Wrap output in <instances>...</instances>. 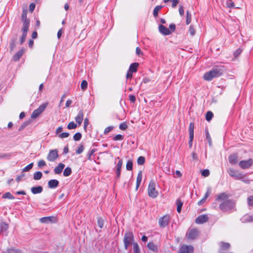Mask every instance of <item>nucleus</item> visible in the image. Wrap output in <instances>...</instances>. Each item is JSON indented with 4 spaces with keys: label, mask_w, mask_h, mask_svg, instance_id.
<instances>
[{
    "label": "nucleus",
    "mask_w": 253,
    "mask_h": 253,
    "mask_svg": "<svg viewBox=\"0 0 253 253\" xmlns=\"http://www.w3.org/2000/svg\"><path fill=\"white\" fill-rule=\"evenodd\" d=\"M228 195L225 193H221L219 195L216 199L217 200L224 201L219 206V208L222 211H228L233 209L235 203L233 201L227 200Z\"/></svg>",
    "instance_id": "f257e3e1"
},
{
    "label": "nucleus",
    "mask_w": 253,
    "mask_h": 253,
    "mask_svg": "<svg viewBox=\"0 0 253 253\" xmlns=\"http://www.w3.org/2000/svg\"><path fill=\"white\" fill-rule=\"evenodd\" d=\"M223 72V70L222 68L214 67L211 71L205 74L204 79L206 81H210L212 80L214 78L221 76Z\"/></svg>",
    "instance_id": "f03ea898"
},
{
    "label": "nucleus",
    "mask_w": 253,
    "mask_h": 253,
    "mask_svg": "<svg viewBox=\"0 0 253 253\" xmlns=\"http://www.w3.org/2000/svg\"><path fill=\"white\" fill-rule=\"evenodd\" d=\"M156 183L153 180H151L148 185V195L152 198H155L158 195V192L156 189Z\"/></svg>",
    "instance_id": "7ed1b4c3"
},
{
    "label": "nucleus",
    "mask_w": 253,
    "mask_h": 253,
    "mask_svg": "<svg viewBox=\"0 0 253 253\" xmlns=\"http://www.w3.org/2000/svg\"><path fill=\"white\" fill-rule=\"evenodd\" d=\"M47 106V103H44L41 105L39 106V107L34 110L32 115H31V118L32 119H35L37 117H38L45 110V109L46 108Z\"/></svg>",
    "instance_id": "20e7f679"
},
{
    "label": "nucleus",
    "mask_w": 253,
    "mask_h": 253,
    "mask_svg": "<svg viewBox=\"0 0 253 253\" xmlns=\"http://www.w3.org/2000/svg\"><path fill=\"white\" fill-rule=\"evenodd\" d=\"M133 240V235L131 232H127L125 234L124 237V244L125 249L126 250L130 246Z\"/></svg>",
    "instance_id": "39448f33"
},
{
    "label": "nucleus",
    "mask_w": 253,
    "mask_h": 253,
    "mask_svg": "<svg viewBox=\"0 0 253 253\" xmlns=\"http://www.w3.org/2000/svg\"><path fill=\"white\" fill-rule=\"evenodd\" d=\"M169 215L167 214L160 218L159 221V225L161 227H165L167 226L170 221Z\"/></svg>",
    "instance_id": "423d86ee"
},
{
    "label": "nucleus",
    "mask_w": 253,
    "mask_h": 253,
    "mask_svg": "<svg viewBox=\"0 0 253 253\" xmlns=\"http://www.w3.org/2000/svg\"><path fill=\"white\" fill-rule=\"evenodd\" d=\"M229 174L232 176L236 178L237 179H241L244 178L245 176L241 173H239L232 169H230L228 170Z\"/></svg>",
    "instance_id": "0eeeda50"
},
{
    "label": "nucleus",
    "mask_w": 253,
    "mask_h": 253,
    "mask_svg": "<svg viewBox=\"0 0 253 253\" xmlns=\"http://www.w3.org/2000/svg\"><path fill=\"white\" fill-rule=\"evenodd\" d=\"M253 163V160L252 159H250L246 161H241L239 163V166L243 169H247L252 165Z\"/></svg>",
    "instance_id": "6e6552de"
},
{
    "label": "nucleus",
    "mask_w": 253,
    "mask_h": 253,
    "mask_svg": "<svg viewBox=\"0 0 253 253\" xmlns=\"http://www.w3.org/2000/svg\"><path fill=\"white\" fill-rule=\"evenodd\" d=\"M193 248L191 246L182 245L179 250V253H192Z\"/></svg>",
    "instance_id": "1a4fd4ad"
},
{
    "label": "nucleus",
    "mask_w": 253,
    "mask_h": 253,
    "mask_svg": "<svg viewBox=\"0 0 253 253\" xmlns=\"http://www.w3.org/2000/svg\"><path fill=\"white\" fill-rule=\"evenodd\" d=\"M198 235V231L197 229H190L187 233V237L190 239H195Z\"/></svg>",
    "instance_id": "9d476101"
},
{
    "label": "nucleus",
    "mask_w": 253,
    "mask_h": 253,
    "mask_svg": "<svg viewBox=\"0 0 253 253\" xmlns=\"http://www.w3.org/2000/svg\"><path fill=\"white\" fill-rule=\"evenodd\" d=\"M57 151L56 150H54L49 152L47 157V159L50 161H53L57 158Z\"/></svg>",
    "instance_id": "9b49d317"
},
{
    "label": "nucleus",
    "mask_w": 253,
    "mask_h": 253,
    "mask_svg": "<svg viewBox=\"0 0 253 253\" xmlns=\"http://www.w3.org/2000/svg\"><path fill=\"white\" fill-rule=\"evenodd\" d=\"M208 217L206 214H203L199 216L195 220V222L197 224H202L208 221Z\"/></svg>",
    "instance_id": "f8f14e48"
},
{
    "label": "nucleus",
    "mask_w": 253,
    "mask_h": 253,
    "mask_svg": "<svg viewBox=\"0 0 253 253\" xmlns=\"http://www.w3.org/2000/svg\"><path fill=\"white\" fill-rule=\"evenodd\" d=\"M117 159L119 160V162L117 165V176L119 178L121 174V168L123 165V161L122 159H120L119 157H118Z\"/></svg>",
    "instance_id": "ddd939ff"
},
{
    "label": "nucleus",
    "mask_w": 253,
    "mask_h": 253,
    "mask_svg": "<svg viewBox=\"0 0 253 253\" xmlns=\"http://www.w3.org/2000/svg\"><path fill=\"white\" fill-rule=\"evenodd\" d=\"M194 124L191 123L189 125V139H191V141H193L194 138Z\"/></svg>",
    "instance_id": "4468645a"
},
{
    "label": "nucleus",
    "mask_w": 253,
    "mask_h": 253,
    "mask_svg": "<svg viewBox=\"0 0 253 253\" xmlns=\"http://www.w3.org/2000/svg\"><path fill=\"white\" fill-rule=\"evenodd\" d=\"M159 30L161 33L165 35H169L171 34V32H170L169 29L162 25H160Z\"/></svg>",
    "instance_id": "2eb2a0df"
},
{
    "label": "nucleus",
    "mask_w": 253,
    "mask_h": 253,
    "mask_svg": "<svg viewBox=\"0 0 253 253\" xmlns=\"http://www.w3.org/2000/svg\"><path fill=\"white\" fill-rule=\"evenodd\" d=\"M84 118V114L82 111H80L77 116L75 118V120L77 123L80 126L82 123Z\"/></svg>",
    "instance_id": "dca6fc26"
},
{
    "label": "nucleus",
    "mask_w": 253,
    "mask_h": 253,
    "mask_svg": "<svg viewBox=\"0 0 253 253\" xmlns=\"http://www.w3.org/2000/svg\"><path fill=\"white\" fill-rule=\"evenodd\" d=\"M229 161L231 164H236L238 161V157L235 154L231 155L229 157Z\"/></svg>",
    "instance_id": "f3484780"
},
{
    "label": "nucleus",
    "mask_w": 253,
    "mask_h": 253,
    "mask_svg": "<svg viewBox=\"0 0 253 253\" xmlns=\"http://www.w3.org/2000/svg\"><path fill=\"white\" fill-rule=\"evenodd\" d=\"M58 184V181L56 179L50 180L48 182V187L50 188H54L56 187Z\"/></svg>",
    "instance_id": "a211bd4d"
},
{
    "label": "nucleus",
    "mask_w": 253,
    "mask_h": 253,
    "mask_svg": "<svg viewBox=\"0 0 253 253\" xmlns=\"http://www.w3.org/2000/svg\"><path fill=\"white\" fill-rule=\"evenodd\" d=\"M54 220V218L50 216L48 217H44L40 218V220L42 223H49L53 222V220Z\"/></svg>",
    "instance_id": "6ab92c4d"
},
{
    "label": "nucleus",
    "mask_w": 253,
    "mask_h": 253,
    "mask_svg": "<svg viewBox=\"0 0 253 253\" xmlns=\"http://www.w3.org/2000/svg\"><path fill=\"white\" fill-rule=\"evenodd\" d=\"M23 27L22 28V33H27L28 29H29V26L30 21H25L24 22H23Z\"/></svg>",
    "instance_id": "aec40b11"
},
{
    "label": "nucleus",
    "mask_w": 253,
    "mask_h": 253,
    "mask_svg": "<svg viewBox=\"0 0 253 253\" xmlns=\"http://www.w3.org/2000/svg\"><path fill=\"white\" fill-rule=\"evenodd\" d=\"M142 179V173L141 171H139L138 173L136 179V190L140 186V183L141 182Z\"/></svg>",
    "instance_id": "412c9836"
},
{
    "label": "nucleus",
    "mask_w": 253,
    "mask_h": 253,
    "mask_svg": "<svg viewBox=\"0 0 253 253\" xmlns=\"http://www.w3.org/2000/svg\"><path fill=\"white\" fill-rule=\"evenodd\" d=\"M42 191V188L41 186L33 187L31 188V191L34 194L40 193Z\"/></svg>",
    "instance_id": "4be33fe9"
},
{
    "label": "nucleus",
    "mask_w": 253,
    "mask_h": 253,
    "mask_svg": "<svg viewBox=\"0 0 253 253\" xmlns=\"http://www.w3.org/2000/svg\"><path fill=\"white\" fill-rule=\"evenodd\" d=\"M24 52L23 49L19 50L14 55L13 60L17 61L18 60L22 55Z\"/></svg>",
    "instance_id": "5701e85b"
},
{
    "label": "nucleus",
    "mask_w": 253,
    "mask_h": 253,
    "mask_svg": "<svg viewBox=\"0 0 253 253\" xmlns=\"http://www.w3.org/2000/svg\"><path fill=\"white\" fill-rule=\"evenodd\" d=\"M138 66L139 64L137 63H132L130 65L128 70L132 73H135L137 71Z\"/></svg>",
    "instance_id": "b1692460"
},
{
    "label": "nucleus",
    "mask_w": 253,
    "mask_h": 253,
    "mask_svg": "<svg viewBox=\"0 0 253 253\" xmlns=\"http://www.w3.org/2000/svg\"><path fill=\"white\" fill-rule=\"evenodd\" d=\"M56 136L61 139L63 138V128L61 126L59 127L56 131Z\"/></svg>",
    "instance_id": "393cba45"
},
{
    "label": "nucleus",
    "mask_w": 253,
    "mask_h": 253,
    "mask_svg": "<svg viewBox=\"0 0 253 253\" xmlns=\"http://www.w3.org/2000/svg\"><path fill=\"white\" fill-rule=\"evenodd\" d=\"M63 169V164L60 163L57 167L54 169V172L56 174L60 173Z\"/></svg>",
    "instance_id": "a878e982"
},
{
    "label": "nucleus",
    "mask_w": 253,
    "mask_h": 253,
    "mask_svg": "<svg viewBox=\"0 0 253 253\" xmlns=\"http://www.w3.org/2000/svg\"><path fill=\"white\" fill-rule=\"evenodd\" d=\"M147 247L149 248V249L154 252H156L158 250L157 246L152 242H149L147 244Z\"/></svg>",
    "instance_id": "bb28decb"
},
{
    "label": "nucleus",
    "mask_w": 253,
    "mask_h": 253,
    "mask_svg": "<svg viewBox=\"0 0 253 253\" xmlns=\"http://www.w3.org/2000/svg\"><path fill=\"white\" fill-rule=\"evenodd\" d=\"M27 9H24L23 10L22 14V20L23 22H24L25 21H29L27 18Z\"/></svg>",
    "instance_id": "cd10ccee"
},
{
    "label": "nucleus",
    "mask_w": 253,
    "mask_h": 253,
    "mask_svg": "<svg viewBox=\"0 0 253 253\" xmlns=\"http://www.w3.org/2000/svg\"><path fill=\"white\" fill-rule=\"evenodd\" d=\"M176 203H177V211L178 212L180 213L181 212L183 203L179 200H177Z\"/></svg>",
    "instance_id": "c85d7f7f"
},
{
    "label": "nucleus",
    "mask_w": 253,
    "mask_h": 253,
    "mask_svg": "<svg viewBox=\"0 0 253 253\" xmlns=\"http://www.w3.org/2000/svg\"><path fill=\"white\" fill-rule=\"evenodd\" d=\"M42 176V173L40 171H38L34 174V179L35 180H39Z\"/></svg>",
    "instance_id": "c756f323"
},
{
    "label": "nucleus",
    "mask_w": 253,
    "mask_h": 253,
    "mask_svg": "<svg viewBox=\"0 0 253 253\" xmlns=\"http://www.w3.org/2000/svg\"><path fill=\"white\" fill-rule=\"evenodd\" d=\"M0 232L5 231L8 229V225L5 223H2L0 225Z\"/></svg>",
    "instance_id": "7c9ffc66"
},
{
    "label": "nucleus",
    "mask_w": 253,
    "mask_h": 253,
    "mask_svg": "<svg viewBox=\"0 0 253 253\" xmlns=\"http://www.w3.org/2000/svg\"><path fill=\"white\" fill-rule=\"evenodd\" d=\"M220 247H221V249L222 250H225L226 249H228L229 248L230 245L228 243L222 242L220 243Z\"/></svg>",
    "instance_id": "2f4dec72"
},
{
    "label": "nucleus",
    "mask_w": 253,
    "mask_h": 253,
    "mask_svg": "<svg viewBox=\"0 0 253 253\" xmlns=\"http://www.w3.org/2000/svg\"><path fill=\"white\" fill-rule=\"evenodd\" d=\"M87 84H88L87 82L85 80H83L81 84V88L83 90H85L87 87Z\"/></svg>",
    "instance_id": "473e14b6"
},
{
    "label": "nucleus",
    "mask_w": 253,
    "mask_h": 253,
    "mask_svg": "<svg viewBox=\"0 0 253 253\" xmlns=\"http://www.w3.org/2000/svg\"><path fill=\"white\" fill-rule=\"evenodd\" d=\"M170 1L172 2V7H175L176 6V5L179 3V0H164L165 2H168Z\"/></svg>",
    "instance_id": "72a5a7b5"
},
{
    "label": "nucleus",
    "mask_w": 253,
    "mask_h": 253,
    "mask_svg": "<svg viewBox=\"0 0 253 253\" xmlns=\"http://www.w3.org/2000/svg\"><path fill=\"white\" fill-rule=\"evenodd\" d=\"M132 162L130 160H129L126 164V168L128 170H131L132 169Z\"/></svg>",
    "instance_id": "f704fd0d"
},
{
    "label": "nucleus",
    "mask_w": 253,
    "mask_h": 253,
    "mask_svg": "<svg viewBox=\"0 0 253 253\" xmlns=\"http://www.w3.org/2000/svg\"><path fill=\"white\" fill-rule=\"evenodd\" d=\"M133 250L134 253H140L138 244L136 243H135L133 244Z\"/></svg>",
    "instance_id": "c9c22d12"
},
{
    "label": "nucleus",
    "mask_w": 253,
    "mask_h": 253,
    "mask_svg": "<svg viewBox=\"0 0 253 253\" xmlns=\"http://www.w3.org/2000/svg\"><path fill=\"white\" fill-rule=\"evenodd\" d=\"M213 117V113L211 111H208L206 114V120L210 121L211 120Z\"/></svg>",
    "instance_id": "e433bc0d"
},
{
    "label": "nucleus",
    "mask_w": 253,
    "mask_h": 253,
    "mask_svg": "<svg viewBox=\"0 0 253 253\" xmlns=\"http://www.w3.org/2000/svg\"><path fill=\"white\" fill-rule=\"evenodd\" d=\"M33 163H32L31 164H30L29 165H28V166H27L26 167H25L23 169V171L24 172H26V171H29L31 169H32V168H33Z\"/></svg>",
    "instance_id": "4c0bfd02"
},
{
    "label": "nucleus",
    "mask_w": 253,
    "mask_h": 253,
    "mask_svg": "<svg viewBox=\"0 0 253 253\" xmlns=\"http://www.w3.org/2000/svg\"><path fill=\"white\" fill-rule=\"evenodd\" d=\"M3 198L4 199H13L14 198V197L9 193L7 192L5 193L3 196Z\"/></svg>",
    "instance_id": "58836bf2"
},
{
    "label": "nucleus",
    "mask_w": 253,
    "mask_h": 253,
    "mask_svg": "<svg viewBox=\"0 0 253 253\" xmlns=\"http://www.w3.org/2000/svg\"><path fill=\"white\" fill-rule=\"evenodd\" d=\"M145 162V158L142 156L139 157L137 159V163L138 165H143Z\"/></svg>",
    "instance_id": "ea45409f"
},
{
    "label": "nucleus",
    "mask_w": 253,
    "mask_h": 253,
    "mask_svg": "<svg viewBox=\"0 0 253 253\" xmlns=\"http://www.w3.org/2000/svg\"><path fill=\"white\" fill-rule=\"evenodd\" d=\"M72 172L71 169L67 167L65 169H64V176H69L71 174Z\"/></svg>",
    "instance_id": "a19ab883"
},
{
    "label": "nucleus",
    "mask_w": 253,
    "mask_h": 253,
    "mask_svg": "<svg viewBox=\"0 0 253 253\" xmlns=\"http://www.w3.org/2000/svg\"><path fill=\"white\" fill-rule=\"evenodd\" d=\"M84 150V146L82 145H81L80 146H79L78 147L77 149L76 150V153L78 154H80L83 152Z\"/></svg>",
    "instance_id": "79ce46f5"
},
{
    "label": "nucleus",
    "mask_w": 253,
    "mask_h": 253,
    "mask_svg": "<svg viewBox=\"0 0 253 253\" xmlns=\"http://www.w3.org/2000/svg\"><path fill=\"white\" fill-rule=\"evenodd\" d=\"M161 6H157L155 8L154 11H153V14L155 17L157 16L158 12L161 9Z\"/></svg>",
    "instance_id": "37998d69"
},
{
    "label": "nucleus",
    "mask_w": 253,
    "mask_h": 253,
    "mask_svg": "<svg viewBox=\"0 0 253 253\" xmlns=\"http://www.w3.org/2000/svg\"><path fill=\"white\" fill-rule=\"evenodd\" d=\"M77 125L75 124L73 122H70L68 125V128L69 129H74L76 128Z\"/></svg>",
    "instance_id": "c03bdc74"
},
{
    "label": "nucleus",
    "mask_w": 253,
    "mask_h": 253,
    "mask_svg": "<svg viewBox=\"0 0 253 253\" xmlns=\"http://www.w3.org/2000/svg\"><path fill=\"white\" fill-rule=\"evenodd\" d=\"M81 137H82L81 133L78 132V133H76V134H75V135L74 136V139L75 141H78L81 138Z\"/></svg>",
    "instance_id": "a18cd8bd"
},
{
    "label": "nucleus",
    "mask_w": 253,
    "mask_h": 253,
    "mask_svg": "<svg viewBox=\"0 0 253 253\" xmlns=\"http://www.w3.org/2000/svg\"><path fill=\"white\" fill-rule=\"evenodd\" d=\"M191 21V15L189 14V12L187 11V16H186V21L187 25H188L189 24H190Z\"/></svg>",
    "instance_id": "49530a36"
},
{
    "label": "nucleus",
    "mask_w": 253,
    "mask_h": 253,
    "mask_svg": "<svg viewBox=\"0 0 253 253\" xmlns=\"http://www.w3.org/2000/svg\"><path fill=\"white\" fill-rule=\"evenodd\" d=\"M124 139V137L123 135H122L121 134H118L117 135H116L113 139L115 141H117V140H122Z\"/></svg>",
    "instance_id": "de8ad7c7"
},
{
    "label": "nucleus",
    "mask_w": 253,
    "mask_h": 253,
    "mask_svg": "<svg viewBox=\"0 0 253 253\" xmlns=\"http://www.w3.org/2000/svg\"><path fill=\"white\" fill-rule=\"evenodd\" d=\"M210 174V171L208 169H204L202 171V175L203 176L207 177Z\"/></svg>",
    "instance_id": "09e8293b"
},
{
    "label": "nucleus",
    "mask_w": 253,
    "mask_h": 253,
    "mask_svg": "<svg viewBox=\"0 0 253 253\" xmlns=\"http://www.w3.org/2000/svg\"><path fill=\"white\" fill-rule=\"evenodd\" d=\"M227 6L228 7H233L234 6V3L232 0H228L227 1Z\"/></svg>",
    "instance_id": "8fccbe9b"
},
{
    "label": "nucleus",
    "mask_w": 253,
    "mask_h": 253,
    "mask_svg": "<svg viewBox=\"0 0 253 253\" xmlns=\"http://www.w3.org/2000/svg\"><path fill=\"white\" fill-rule=\"evenodd\" d=\"M248 203L249 205L253 206V196H251L248 197Z\"/></svg>",
    "instance_id": "3c124183"
},
{
    "label": "nucleus",
    "mask_w": 253,
    "mask_h": 253,
    "mask_svg": "<svg viewBox=\"0 0 253 253\" xmlns=\"http://www.w3.org/2000/svg\"><path fill=\"white\" fill-rule=\"evenodd\" d=\"M127 127V126L125 123H122L120 125L119 128L122 130H126Z\"/></svg>",
    "instance_id": "603ef678"
},
{
    "label": "nucleus",
    "mask_w": 253,
    "mask_h": 253,
    "mask_svg": "<svg viewBox=\"0 0 253 253\" xmlns=\"http://www.w3.org/2000/svg\"><path fill=\"white\" fill-rule=\"evenodd\" d=\"M46 165V163L44 161L42 160H40L38 162V166L39 167H42Z\"/></svg>",
    "instance_id": "864d4df0"
},
{
    "label": "nucleus",
    "mask_w": 253,
    "mask_h": 253,
    "mask_svg": "<svg viewBox=\"0 0 253 253\" xmlns=\"http://www.w3.org/2000/svg\"><path fill=\"white\" fill-rule=\"evenodd\" d=\"M98 226L102 228L104 225V221L102 219L99 218L98 220Z\"/></svg>",
    "instance_id": "5fc2aeb1"
},
{
    "label": "nucleus",
    "mask_w": 253,
    "mask_h": 253,
    "mask_svg": "<svg viewBox=\"0 0 253 253\" xmlns=\"http://www.w3.org/2000/svg\"><path fill=\"white\" fill-rule=\"evenodd\" d=\"M189 32L191 36H193L195 34V30L192 26H190L189 30Z\"/></svg>",
    "instance_id": "6e6d98bb"
},
{
    "label": "nucleus",
    "mask_w": 253,
    "mask_h": 253,
    "mask_svg": "<svg viewBox=\"0 0 253 253\" xmlns=\"http://www.w3.org/2000/svg\"><path fill=\"white\" fill-rule=\"evenodd\" d=\"M113 126H109V127H106L104 130V134L108 133V132L111 131L113 129Z\"/></svg>",
    "instance_id": "4d7b16f0"
},
{
    "label": "nucleus",
    "mask_w": 253,
    "mask_h": 253,
    "mask_svg": "<svg viewBox=\"0 0 253 253\" xmlns=\"http://www.w3.org/2000/svg\"><path fill=\"white\" fill-rule=\"evenodd\" d=\"M27 36V33H22L21 38V43H22L25 40Z\"/></svg>",
    "instance_id": "13d9d810"
},
{
    "label": "nucleus",
    "mask_w": 253,
    "mask_h": 253,
    "mask_svg": "<svg viewBox=\"0 0 253 253\" xmlns=\"http://www.w3.org/2000/svg\"><path fill=\"white\" fill-rule=\"evenodd\" d=\"M35 8V4L34 3L30 4L29 6V10L32 12Z\"/></svg>",
    "instance_id": "bf43d9fd"
},
{
    "label": "nucleus",
    "mask_w": 253,
    "mask_h": 253,
    "mask_svg": "<svg viewBox=\"0 0 253 253\" xmlns=\"http://www.w3.org/2000/svg\"><path fill=\"white\" fill-rule=\"evenodd\" d=\"M179 12L180 15L182 16L184 14V8L182 6H180L179 8Z\"/></svg>",
    "instance_id": "052dcab7"
},
{
    "label": "nucleus",
    "mask_w": 253,
    "mask_h": 253,
    "mask_svg": "<svg viewBox=\"0 0 253 253\" xmlns=\"http://www.w3.org/2000/svg\"><path fill=\"white\" fill-rule=\"evenodd\" d=\"M136 53L139 56L142 54V52L139 47L136 48Z\"/></svg>",
    "instance_id": "680f3d73"
},
{
    "label": "nucleus",
    "mask_w": 253,
    "mask_h": 253,
    "mask_svg": "<svg viewBox=\"0 0 253 253\" xmlns=\"http://www.w3.org/2000/svg\"><path fill=\"white\" fill-rule=\"evenodd\" d=\"M132 72L128 70L126 74V79H131L132 77Z\"/></svg>",
    "instance_id": "e2e57ef3"
},
{
    "label": "nucleus",
    "mask_w": 253,
    "mask_h": 253,
    "mask_svg": "<svg viewBox=\"0 0 253 253\" xmlns=\"http://www.w3.org/2000/svg\"><path fill=\"white\" fill-rule=\"evenodd\" d=\"M129 100H130L131 102H134L136 100L135 96L133 95H130L129 96Z\"/></svg>",
    "instance_id": "0e129e2a"
},
{
    "label": "nucleus",
    "mask_w": 253,
    "mask_h": 253,
    "mask_svg": "<svg viewBox=\"0 0 253 253\" xmlns=\"http://www.w3.org/2000/svg\"><path fill=\"white\" fill-rule=\"evenodd\" d=\"M206 138L207 139H208V141H209V143H210V144H211V137L210 136V134L209 133V132H207L206 133Z\"/></svg>",
    "instance_id": "69168bd1"
},
{
    "label": "nucleus",
    "mask_w": 253,
    "mask_h": 253,
    "mask_svg": "<svg viewBox=\"0 0 253 253\" xmlns=\"http://www.w3.org/2000/svg\"><path fill=\"white\" fill-rule=\"evenodd\" d=\"M210 193H211L210 189H208L207 192H206L204 198H205V199L206 200L208 198V197L209 196Z\"/></svg>",
    "instance_id": "338daca9"
},
{
    "label": "nucleus",
    "mask_w": 253,
    "mask_h": 253,
    "mask_svg": "<svg viewBox=\"0 0 253 253\" xmlns=\"http://www.w3.org/2000/svg\"><path fill=\"white\" fill-rule=\"evenodd\" d=\"M72 101L71 100H68L66 102V106L69 107L70 105L72 104Z\"/></svg>",
    "instance_id": "774afa93"
}]
</instances>
